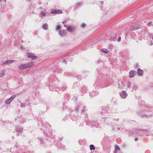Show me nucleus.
I'll return each mask as SVG.
<instances>
[{
	"label": "nucleus",
	"instance_id": "9b49d317",
	"mask_svg": "<svg viewBox=\"0 0 153 153\" xmlns=\"http://www.w3.org/2000/svg\"><path fill=\"white\" fill-rule=\"evenodd\" d=\"M137 74L140 76H141L143 73V71L140 68H138L137 71Z\"/></svg>",
	"mask_w": 153,
	"mask_h": 153
},
{
	"label": "nucleus",
	"instance_id": "4468645a",
	"mask_svg": "<svg viewBox=\"0 0 153 153\" xmlns=\"http://www.w3.org/2000/svg\"><path fill=\"white\" fill-rule=\"evenodd\" d=\"M6 71L5 69H4L1 71V73L0 74V77H2L5 74V72Z\"/></svg>",
	"mask_w": 153,
	"mask_h": 153
},
{
	"label": "nucleus",
	"instance_id": "bb28decb",
	"mask_svg": "<svg viewBox=\"0 0 153 153\" xmlns=\"http://www.w3.org/2000/svg\"><path fill=\"white\" fill-rule=\"evenodd\" d=\"M153 45V43H151L150 45Z\"/></svg>",
	"mask_w": 153,
	"mask_h": 153
},
{
	"label": "nucleus",
	"instance_id": "4be33fe9",
	"mask_svg": "<svg viewBox=\"0 0 153 153\" xmlns=\"http://www.w3.org/2000/svg\"><path fill=\"white\" fill-rule=\"evenodd\" d=\"M21 107H23L25 106V105H23V104H22L21 105Z\"/></svg>",
	"mask_w": 153,
	"mask_h": 153
},
{
	"label": "nucleus",
	"instance_id": "0eeeda50",
	"mask_svg": "<svg viewBox=\"0 0 153 153\" xmlns=\"http://www.w3.org/2000/svg\"><path fill=\"white\" fill-rule=\"evenodd\" d=\"M59 34L61 36H64L65 35V31L63 30H59Z\"/></svg>",
	"mask_w": 153,
	"mask_h": 153
},
{
	"label": "nucleus",
	"instance_id": "c9c22d12",
	"mask_svg": "<svg viewBox=\"0 0 153 153\" xmlns=\"http://www.w3.org/2000/svg\"><path fill=\"white\" fill-rule=\"evenodd\" d=\"M1 0H0V1H1Z\"/></svg>",
	"mask_w": 153,
	"mask_h": 153
},
{
	"label": "nucleus",
	"instance_id": "dca6fc26",
	"mask_svg": "<svg viewBox=\"0 0 153 153\" xmlns=\"http://www.w3.org/2000/svg\"><path fill=\"white\" fill-rule=\"evenodd\" d=\"M101 51L105 53H108L109 52L106 49H102L101 50Z\"/></svg>",
	"mask_w": 153,
	"mask_h": 153
},
{
	"label": "nucleus",
	"instance_id": "ddd939ff",
	"mask_svg": "<svg viewBox=\"0 0 153 153\" xmlns=\"http://www.w3.org/2000/svg\"><path fill=\"white\" fill-rule=\"evenodd\" d=\"M27 64L28 68L32 67L34 65V63L33 62H30L27 63Z\"/></svg>",
	"mask_w": 153,
	"mask_h": 153
},
{
	"label": "nucleus",
	"instance_id": "b1692460",
	"mask_svg": "<svg viewBox=\"0 0 153 153\" xmlns=\"http://www.w3.org/2000/svg\"><path fill=\"white\" fill-rule=\"evenodd\" d=\"M138 140V138H136L135 139V141H137Z\"/></svg>",
	"mask_w": 153,
	"mask_h": 153
},
{
	"label": "nucleus",
	"instance_id": "7ed1b4c3",
	"mask_svg": "<svg viewBox=\"0 0 153 153\" xmlns=\"http://www.w3.org/2000/svg\"><path fill=\"white\" fill-rule=\"evenodd\" d=\"M15 95H13L10 98L8 99L5 102V103L7 104H9L11 101L14 99V98L15 97Z\"/></svg>",
	"mask_w": 153,
	"mask_h": 153
},
{
	"label": "nucleus",
	"instance_id": "f704fd0d",
	"mask_svg": "<svg viewBox=\"0 0 153 153\" xmlns=\"http://www.w3.org/2000/svg\"><path fill=\"white\" fill-rule=\"evenodd\" d=\"M134 29H137V28H135Z\"/></svg>",
	"mask_w": 153,
	"mask_h": 153
},
{
	"label": "nucleus",
	"instance_id": "6e6552de",
	"mask_svg": "<svg viewBox=\"0 0 153 153\" xmlns=\"http://www.w3.org/2000/svg\"><path fill=\"white\" fill-rule=\"evenodd\" d=\"M64 26L65 27L67 28V30L68 31L70 32H71L73 30V29L72 27L70 25L68 26L66 25H65Z\"/></svg>",
	"mask_w": 153,
	"mask_h": 153
},
{
	"label": "nucleus",
	"instance_id": "c756f323",
	"mask_svg": "<svg viewBox=\"0 0 153 153\" xmlns=\"http://www.w3.org/2000/svg\"><path fill=\"white\" fill-rule=\"evenodd\" d=\"M79 4H80L79 3H77V5H79Z\"/></svg>",
	"mask_w": 153,
	"mask_h": 153
},
{
	"label": "nucleus",
	"instance_id": "a211bd4d",
	"mask_svg": "<svg viewBox=\"0 0 153 153\" xmlns=\"http://www.w3.org/2000/svg\"><path fill=\"white\" fill-rule=\"evenodd\" d=\"M46 13L45 12H42L41 13L42 15L43 16H45L46 15Z\"/></svg>",
	"mask_w": 153,
	"mask_h": 153
},
{
	"label": "nucleus",
	"instance_id": "cd10ccee",
	"mask_svg": "<svg viewBox=\"0 0 153 153\" xmlns=\"http://www.w3.org/2000/svg\"><path fill=\"white\" fill-rule=\"evenodd\" d=\"M133 87H134L136 88H137V87L135 86H134ZM133 88H134V87H133Z\"/></svg>",
	"mask_w": 153,
	"mask_h": 153
},
{
	"label": "nucleus",
	"instance_id": "20e7f679",
	"mask_svg": "<svg viewBox=\"0 0 153 153\" xmlns=\"http://www.w3.org/2000/svg\"><path fill=\"white\" fill-rule=\"evenodd\" d=\"M27 68H28V67L27 64H22L19 66V68L20 70H22Z\"/></svg>",
	"mask_w": 153,
	"mask_h": 153
},
{
	"label": "nucleus",
	"instance_id": "a878e982",
	"mask_svg": "<svg viewBox=\"0 0 153 153\" xmlns=\"http://www.w3.org/2000/svg\"><path fill=\"white\" fill-rule=\"evenodd\" d=\"M21 49H23V47L22 46H21Z\"/></svg>",
	"mask_w": 153,
	"mask_h": 153
},
{
	"label": "nucleus",
	"instance_id": "f257e3e1",
	"mask_svg": "<svg viewBox=\"0 0 153 153\" xmlns=\"http://www.w3.org/2000/svg\"><path fill=\"white\" fill-rule=\"evenodd\" d=\"M120 94L122 98L125 99L127 96V94L126 91H122L120 92Z\"/></svg>",
	"mask_w": 153,
	"mask_h": 153
},
{
	"label": "nucleus",
	"instance_id": "5701e85b",
	"mask_svg": "<svg viewBox=\"0 0 153 153\" xmlns=\"http://www.w3.org/2000/svg\"><path fill=\"white\" fill-rule=\"evenodd\" d=\"M130 84H131L130 83H128V87L130 86Z\"/></svg>",
	"mask_w": 153,
	"mask_h": 153
},
{
	"label": "nucleus",
	"instance_id": "7c9ffc66",
	"mask_svg": "<svg viewBox=\"0 0 153 153\" xmlns=\"http://www.w3.org/2000/svg\"><path fill=\"white\" fill-rule=\"evenodd\" d=\"M118 130H120V128H118Z\"/></svg>",
	"mask_w": 153,
	"mask_h": 153
},
{
	"label": "nucleus",
	"instance_id": "423d86ee",
	"mask_svg": "<svg viewBox=\"0 0 153 153\" xmlns=\"http://www.w3.org/2000/svg\"><path fill=\"white\" fill-rule=\"evenodd\" d=\"M51 13L52 14H61L62 13V12L61 10H53L51 12Z\"/></svg>",
	"mask_w": 153,
	"mask_h": 153
},
{
	"label": "nucleus",
	"instance_id": "39448f33",
	"mask_svg": "<svg viewBox=\"0 0 153 153\" xmlns=\"http://www.w3.org/2000/svg\"><path fill=\"white\" fill-rule=\"evenodd\" d=\"M15 62L14 60H9L4 62L3 63V65H8L12 63Z\"/></svg>",
	"mask_w": 153,
	"mask_h": 153
},
{
	"label": "nucleus",
	"instance_id": "aec40b11",
	"mask_svg": "<svg viewBox=\"0 0 153 153\" xmlns=\"http://www.w3.org/2000/svg\"><path fill=\"white\" fill-rule=\"evenodd\" d=\"M60 28H61V26L59 25H58L57 27H56V30H58L59 29H60Z\"/></svg>",
	"mask_w": 153,
	"mask_h": 153
},
{
	"label": "nucleus",
	"instance_id": "6ab92c4d",
	"mask_svg": "<svg viewBox=\"0 0 153 153\" xmlns=\"http://www.w3.org/2000/svg\"><path fill=\"white\" fill-rule=\"evenodd\" d=\"M86 26V25L84 23H82L81 25V27L83 28L85 27Z\"/></svg>",
	"mask_w": 153,
	"mask_h": 153
},
{
	"label": "nucleus",
	"instance_id": "9d476101",
	"mask_svg": "<svg viewBox=\"0 0 153 153\" xmlns=\"http://www.w3.org/2000/svg\"><path fill=\"white\" fill-rule=\"evenodd\" d=\"M129 76L130 78L134 77L135 74V71H131L129 73Z\"/></svg>",
	"mask_w": 153,
	"mask_h": 153
},
{
	"label": "nucleus",
	"instance_id": "72a5a7b5",
	"mask_svg": "<svg viewBox=\"0 0 153 153\" xmlns=\"http://www.w3.org/2000/svg\"><path fill=\"white\" fill-rule=\"evenodd\" d=\"M152 39H153V37H152Z\"/></svg>",
	"mask_w": 153,
	"mask_h": 153
},
{
	"label": "nucleus",
	"instance_id": "393cba45",
	"mask_svg": "<svg viewBox=\"0 0 153 153\" xmlns=\"http://www.w3.org/2000/svg\"><path fill=\"white\" fill-rule=\"evenodd\" d=\"M148 25L149 26H150V25H151V23H148Z\"/></svg>",
	"mask_w": 153,
	"mask_h": 153
},
{
	"label": "nucleus",
	"instance_id": "c85d7f7f",
	"mask_svg": "<svg viewBox=\"0 0 153 153\" xmlns=\"http://www.w3.org/2000/svg\"><path fill=\"white\" fill-rule=\"evenodd\" d=\"M134 88V90H136V88H135V87Z\"/></svg>",
	"mask_w": 153,
	"mask_h": 153
},
{
	"label": "nucleus",
	"instance_id": "2eb2a0df",
	"mask_svg": "<svg viewBox=\"0 0 153 153\" xmlns=\"http://www.w3.org/2000/svg\"><path fill=\"white\" fill-rule=\"evenodd\" d=\"M43 28L45 30H47L48 29V25L47 24H45L42 26Z\"/></svg>",
	"mask_w": 153,
	"mask_h": 153
},
{
	"label": "nucleus",
	"instance_id": "1a4fd4ad",
	"mask_svg": "<svg viewBox=\"0 0 153 153\" xmlns=\"http://www.w3.org/2000/svg\"><path fill=\"white\" fill-rule=\"evenodd\" d=\"M120 148L117 145H116L115 146L114 153H120Z\"/></svg>",
	"mask_w": 153,
	"mask_h": 153
},
{
	"label": "nucleus",
	"instance_id": "f03ea898",
	"mask_svg": "<svg viewBox=\"0 0 153 153\" xmlns=\"http://www.w3.org/2000/svg\"><path fill=\"white\" fill-rule=\"evenodd\" d=\"M27 55L28 57L31 58L32 59L35 60L37 58V57L36 56H34L33 53H27Z\"/></svg>",
	"mask_w": 153,
	"mask_h": 153
},
{
	"label": "nucleus",
	"instance_id": "473e14b6",
	"mask_svg": "<svg viewBox=\"0 0 153 153\" xmlns=\"http://www.w3.org/2000/svg\"><path fill=\"white\" fill-rule=\"evenodd\" d=\"M22 42H23V41H22Z\"/></svg>",
	"mask_w": 153,
	"mask_h": 153
},
{
	"label": "nucleus",
	"instance_id": "412c9836",
	"mask_svg": "<svg viewBox=\"0 0 153 153\" xmlns=\"http://www.w3.org/2000/svg\"><path fill=\"white\" fill-rule=\"evenodd\" d=\"M121 38L120 37H119L118 38V41L119 42L121 41Z\"/></svg>",
	"mask_w": 153,
	"mask_h": 153
},
{
	"label": "nucleus",
	"instance_id": "2f4dec72",
	"mask_svg": "<svg viewBox=\"0 0 153 153\" xmlns=\"http://www.w3.org/2000/svg\"><path fill=\"white\" fill-rule=\"evenodd\" d=\"M4 1H5V2H6V0H4Z\"/></svg>",
	"mask_w": 153,
	"mask_h": 153
},
{
	"label": "nucleus",
	"instance_id": "f8f14e48",
	"mask_svg": "<svg viewBox=\"0 0 153 153\" xmlns=\"http://www.w3.org/2000/svg\"><path fill=\"white\" fill-rule=\"evenodd\" d=\"M15 130L17 131L21 132L23 130V128L21 127L17 126L16 127Z\"/></svg>",
	"mask_w": 153,
	"mask_h": 153
},
{
	"label": "nucleus",
	"instance_id": "f3484780",
	"mask_svg": "<svg viewBox=\"0 0 153 153\" xmlns=\"http://www.w3.org/2000/svg\"><path fill=\"white\" fill-rule=\"evenodd\" d=\"M90 149L91 150H94L95 149V147L93 145H91L90 146Z\"/></svg>",
	"mask_w": 153,
	"mask_h": 153
}]
</instances>
